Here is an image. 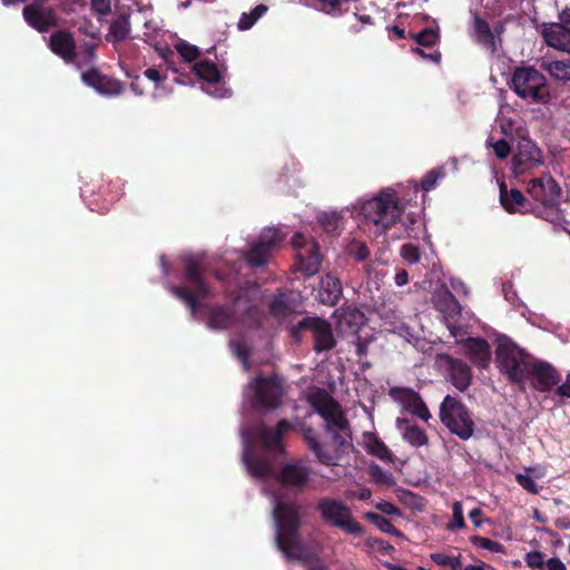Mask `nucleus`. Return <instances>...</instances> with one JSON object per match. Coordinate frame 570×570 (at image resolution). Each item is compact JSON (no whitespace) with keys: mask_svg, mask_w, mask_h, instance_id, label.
<instances>
[{"mask_svg":"<svg viewBox=\"0 0 570 570\" xmlns=\"http://www.w3.org/2000/svg\"><path fill=\"white\" fill-rule=\"evenodd\" d=\"M50 50L63 59L67 63H75L79 57L76 50V41L68 30H57L49 37Z\"/></svg>","mask_w":570,"mask_h":570,"instance_id":"obj_20","label":"nucleus"},{"mask_svg":"<svg viewBox=\"0 0 570 570\" xmlns=\"http://www.w3.org/2000/svg\"><path fill=\"white\" fill-rule=\"evenodd\" d=\"M130 31V17L129 14L121 13L110 23L107 40L122 42L129 38Z\"/></svg>","mask_w":570,"mask_h":570,"instance_id":"obj_32","label":"nucleus"},{"mask_svg":"<svg viewBox=\"0 0 570 570\" xmlns=\"http://www.w3.org/2000/svg\"><path fill=\"white\" fill-rule=\"evenodd\" d=\"M499 187L500 203L502 207L510 214L521 213L522 208L528 203L523 194L517 188H511L508 190V187L503 180L500 183Z\"/></svg>","mask_w":570,"mask_h":570,"instance_id":"obj_30","label":"nucleus"},{"mask_svg":"<svg viewBox=\"0 0 570 570\" xmlns=\"http://www.w3.org/2000/svg\"><path fill=\"white\" fill-rule=\"evenodd\" d=\"M91 10L100 17H106L111 12L110 0H91Z\"/></svg>","mask_w":570,"mask_h":570,"instance_id":"obj_56","label":"nucleus"},{"mask_svg":"<svg viewBox=\"0 0 570 570\" xmlns=\"http://www.w3.org/2000/svg\"><path fill=\"white\" fill-rule=\"evenodd\" d=\"M414 40L419 46L432 48L439 40V33L432 28H424L422 31L414 35Z\"/></svg>","mask_w":570,"mask_h":570,"instance_id":"obj_43","label":"nucleus"},{"mask_svg":"<svg viewBox=\"0 0 570 570\" xmlns=\"http://www.w3.org/2000/svg\"><path fill=\"white\" fill-rule=\"evenodd\" d=\"M492 148L495 156L500 159H505L511 153L510 144L503 138L492 144Z\"/></svg>","mask_w":570,"mask_h":570,"instance_id":"obj_57","label":"nucleus"},{"mask_svg":"<svg viewBox=\"0 0 570 570\" xmlns=\"http://www.w3.org/2000/svg\"><path fill=\"white\" fill-rule=\"evenodd\" d=\"M431 559L439 566L450 567L452 570H460L462 568V562L459 557H450L443 553H432Z\"/></svg>","mask_w":570,"mask_h":570,"instance_id":"obj_44","label":"nucleus"},{"mask_svg":"<svg viewBox=\"0 0 570 570\" xmlns=\"http://www.w3.org/2000/svg\"><path fill=\"white\" fill-rule=\"evenodd\" d=\"M515 480L518 482V484L524 489L525 491H528L529 493L531 494H538L539 493V487L538 484L535 483V481L529 476L528 474H522V473H518L515 475Z\"/></svg>","mask_w":570,"mask_h":570,"instance_id":"obj_52","label":"nucleus"},{"mask_svg":"<svg viewBox=\"0 0 570 570\" xmlns=\"http://www.w3.org/2000/svg\"><path fill=\"white\" fill-rule=\"evenodd\" d=\"M243 461L248 473L254 478L269 479L276 476L272 462L268 459L258 456L252 445H246Z\"/></svg>","mask_w":570,"mask_h":570,"instance_id":"obj_23","label":"nucleus"},{"mask_svg":"<svg viewBox=\"0 0 570 570\" xmlns=\"http://www.w3.org/2000/svg\"><path fill=\"white\" fill-rule=\"evenodd\" d=\"M528 193L541 205L559 204L561 187L551 175L547 174L531 179L528 185Z\"/></svg>","mask_w":570,"mask_h":570,"instance_id":"obj_17","label":"nucleus"},{"mask_svg":"<svg viewBox=\"0 0 570 570\" xmlns=\"http://www.w3.org/2000/svg\"><path fill=\"white\" fill-rule=\"evenodd\" d=\"M184 279L194 285V291L184 285H173L170 292L190 309L194 315L198 307V297L207 298L212 295L209 285L205 281L207 268L200 255L183 257Z\"/></svg>","mask_w":570,"mask_h":570,"instance_id":"obj_3","label":"nucleus"},{"mask_svg":"<svg viewBox=\"0 0 570 570\" xmlns=\"http://www.w3.org/2000/svg\"><path fill=\"white\" fill-rule=\"evenodd\" d=\"M348 254L357 262H364L370 257V249L365 243L353 240L348 245Z\"/></svg>","mask_w":570,"mask_h":570,"instance_id":"obj_46","label":"nucleus"},{"mask_svg":"<svg viewBox=\"0 0 570 570\" xmlns=\"http://www.w3.org/2000/svg\"><path fill=\"white\" fill-rule=\"evenodd\" d=\"M292 428V423L286 419L281 420L274 429L261 422L246 432V445L253 446L254 443H258L266 452L281 455L285 452L283 438Z\"/></svg>","mask_w":570,"mask_h":570,"instance_id":"obj_10","label":"nucleus"},{"mask_svg":"<svg viewBox=\"0 0 570 570\" xmlns=\"http://www.w3.org/2000/svg\"><path fill=\"white\" fill-rule=\"evenodd\" d=\"M495 363L509 382L523 385L531 368L532 357L511 340L503 338L495 350Z\"/></svg>","mask_w":570,"mask_h":570,"instance_id":"obj_5","label":"nucleus"},{"mask_svg":"<svg viewBox=\"0 0 570 570\" xmlns=\"http://www.w3.org/2000/svg\"><path fill=\"white\" fill-rule=\"evenodd\" d=\"M401 256L410 264H416L420 262L421 253L419 246L407 243L401 247Z\"/></svg>","mask_w":570,"mask_h":570,"instance_id":"obj_50","label":"nucleus"},{"mask_svg":"<svg viewBox=\"0 0 570 570\" xmlns=\"http://www.w3.org/2000/svg\"><path fill=\"white\" fill-rule=\"evenodd\" d=\"M175 48L183 60L188 63L196 61L200 56V50L198 47L185 41L177 43Z\"/></svg>","mask_w":570,"mask_h":570,"instance_id":"obj_41","label":"nucleus"},{"mask_svg":"<svg viewBox=\"0 0 570 570\" xmlns=\"http://www.w3.org/2000/svg\"><path fill=\"white\" fill-rule=\"evenodd\" d=\"M482 514V510L479 508L472 509L469 512V518L476 528L481 527V524L483 523V520L481 519Z\"/></svg>","mask_w":570,"mask_h":570,"instance_id":"obj_63","label":"nucleus"},{"mask_svg":"<svg viewBox=\"0 0 570 570\" xmlns=\"http://www.w3.org/2000/svg\"><path fill=\"white\" fill-rule=\"evenodd\" d=\"M472 38L475 43L491 55L498 52V45L493 38L491 26L485 19L479 14H474L472 19Z\"/></svg>","mask_w":570,"mask_h":570,"instance_id":"obj_24","label":"nucleus"},{"mask_svg":"<svg viewBox=\"0 0 570 570\" xmlns=\"http://www.w3.org/2000/svg\"><path fill=\"white\" fill-rule=\"evenodd\" d=\"M275 479L283 488L304 492L308 489L311 469L303 461L288 462L281 468Z\"/></svg>","mask_w":570,"mask_h":570,"instance_id":"obj_15","label":"nucleus"},{"mask_svg":"<svg viewBox=\"0 0 570 570\" xmlns=\"http://www.w3.org/2000/svg\"><path fill=\"white\" fill-rule=\"evenodd\" d=\"M558 22L542 23L541 36L548 47L570 53V8L558 13Z\"/></svg>","mask_w":570,"mask_h":570,"instance_id":"obj_12","label":"nucleus"},{"mask_svg":"<svg viewBox=\"0 0 570 570\" xmlns=\"http://www.w3.org/2000/svg\"><path fill=\"white\" fill-rule=\"evenodd\" d=\"M556 394L560 397H570V373L567 375L566 382L557 387Z\"/></svg>","mask_w":570,"mask_h":570,"instance_id":"obj_62","label":"nucleus"},{"mask_svg":"<svg viewBox=\"0 0 570 570\" xmlns=\"http://www.w3.org/2000/svg\"><path fill=\"white\" fill-rule=\"evenodd\" d=\"M464 348L470 361L478 367L485 368L491 361V348L487 340L482 337H469L464 342Z\"/></svg>","mask_w":570,"mask_h":570,"instance_id":"obj_26","label":"nucleus"},{"mask_svg":"<svg viewBox=\"0 0 570 570\" xmlns=\"http://www.w3.org/2000/svg\"><path fill=\"white\" fill-rule=\"evenodd\" d=\"M282 240L283 238L278 229L274 227L265 228L246 253V263L254 268L266 265L272 250L278 246Z\"/></svg>","mask_w":570,"mask_h":570,"instance_id":"obj_13","label":"nucleus"},{"mask_svg":"<svg viewBox=\"0 0 570 570\" xmlns=\"http://www.w3.org/2000/svg\"><path fill=\"white\" fill-rule=\"evenodd\" d=\"M470 541L475 547H479V548H482V549H487V550H489L491 552L505 553L504 546L502 543L498 542V541H493L491 539H488V538H484V537H480V535L471 537Z\"/></svg>","mask_w":570,"mask_h":570,"instance_id":"obj_42","label":"nucleus"},{"mask_svg":"<svg viewBox=\"0 0 570 570\" xmlns=\"http://www.w3.org/2000/svg\"><path fill=\"white\" fill-rule=\"evenodd\" d=\"M528 375L531 379V384L539 392H549L561 381L558 371L551 364L542 361L531 363Z\"/></svg>","mask_w":570,"mask_h":570,"instance_id":"obj_18","label":"nucleus"},{"mask_svg":"<svg viewBox=\"0 0 570 570\" xmlns=\"http://www.w3.org/2000/svg\"><path fill=\"white\" fill-rule=\"evenodd\" d=\"M317 220L327 234L334 235L340 233L342 217L336 212L321 213Z\"/></svg>","mask_w":570,"mask_h":570,"instance_id":"obj_36","label":"nucleus"},{"mask_svg":"<svg viewBox=\"0 0 570 570\" xmlns=\"http://www.w3.org/2000/svg\"><path fill=\"white\" fill-rule=\"evenodd\" d=\"M235 322V311L232 306L216 305L208 307L207 326L212 330H226Z\"/></svg>","mask_w":570,"mask_h":570,"instance_id":"obj_28","label":"nucleus"},{"mask_svg":"<svg viewBox=\"0 0 570 570\" xmlns=\"http://www.w3.org/2000/svg\"><path fill=\"white\" fill-rule=\"evenodd\" d=\"M547 567L549 570H567L564 563L559 558H550L547 561Z\"/></svg>","mask_w":570,"mask_h":570,"instance_id":"obj_64","label":"nucleus"},{"mask_svg":"<svg viewBox=\"0 0 570 570\" xmlns=\"http://www.w3.org/2000/svg\"><path fill=\"white\" fill-rule=\"evenodd\" d=\"M509 86L515 95L529 104L548 105L551 100L546 76L533 66L517 67Z\"/></svg>","mask_w":570,"mask_h":570,"instance_id":"obj_4","label":"nucleus"},{"mask_svg":"<svg viewBox=\"0 0 570 570\" xmlns=\"http://www.w3.org/2000/svg\"><path fill=\"white\" fill-rule=\"evenodd\" d=\"M442 358L445 362L448 377L453 386L460 392L466 391L472 382L471 367L464 361L450 355H443Z\"/></svg>","mask_w":570,"mask_h":570,"instance_id":"obj_21","label":"nucleus"},{"mask_svg":"<svg viewBox=\"0 0 570 570\" xmlns=\"http://www.w3.org/2000/svg\"><path fill=\"white\" fill-rule=\"evenodd\" d=\"M81 79L87 86L106 96H118L125 89L121 81L101 73L97 68H90L82 72Z\"/></svg>","mask_w":570,"mask_h":570,"instance_id":"obj_19","label":"nucleus"},{"mask_svg":"<svg viewBox=\"0 0 570 570\" xmlns=\"http://www.w3.org/2000/svg\"><path fill=\"white\" fill-rule=\"evenodd\" d=\"M525 562L530 568L544 570V554L540 551L528 552Z\"/></svg>","mask_w":570,"mask_h":570,"instance_id":"obj_53","label":"nucleus"},{"mask_svg":"<svg viewBox=\"0 0 570 570\" xmlns=\"http://www.w3.org/2000/svg\"><path fill=\"white\" fill-rule=\"evenodd\" d=\"M446 175L445 167L439 166L429 170L421 179V188L423 191H430L435 188L439 180Z\"/></svg>","mask_w":570,"mask_h":570,"instance_id":"obj_40","label":"nucleus"},{"mask_svg":"<svg viewBox=\"0 0 570 570\" xmlns=\"http://www.w3.org/2000/svg\"><path fill=\"white\" fill-rule=\"evenodd\" d=\"M547 71L557 80L563 82L570 81V59L549 62Z\"/></svg>","mask_w":570,"mask_h":570,"instance_id":"obj_35","label":"nucleus"},{"mask_svg":"<svg viewBox=\"0 0 570 570\" xmlns=\"http://www.w3.org/2000/svg\"><path fill=\"white\" fill-rule=\"evenodd\" d=\"M396 426L402 432L403 440L410 445L414 448L428 445L429 436L425 430L416 424H412L409 419L399 417L396 420Z\"/></svg>","mask_w":570,"mask_h":570,"instance_id":"obj_29","label":"nucleus"},{"mask_svg":"<svg viewBox=\"0 0 570 570\" xmlns=\"http://www.w3.org/2000/svg\"><path fill=\"white\" fill-rule=\"evenodd\" d=\"M364 440H365V450L368 454L376 456L383 462H392L393 461V453L392 451L386 446V444L375 434L372 432L364 433Z\"/></svg>","mask_w":570,"mask_h":570,"instance_id":"obj_31","label":"nucleus"},{"mask_svg":"<svg viewBox=\"0 0 570 570\" xmlns=\"http://www.w3.org/2000/svg\"><path fill=\"white\" fill-rule=\"evenodd\" d=\"M452 512H453V522L448 524V529L450 531H454L456 529L465 528V521H464V517H463V509H462L461 502L455 501L453 503Z\"/></svg>","mask_w":570,"mask_h":570,"instance_id":"obj_49","label":"nucleus"},{"mask_svg":"<svg viewBox=\"0 0 570 570\" xmlns=\"http://www.w3.org/2000/svg\"><path fill=\"white\" fill-rule=\"evenodd\" d=\"M320 10L328 14H340L342 12V0H317Z\"/></svg>","mask_w":570,"mask_h":570,"instance_id":"obj_54","label":"nucleus"},{"mask_svg":"<svg viewBox=\"0 0 570 570\" xmlns=\"http://www.w3.org/2000/svg\"><path fill=\"white\" fill-rule=\"evenodd\" d=\"M441 423L459 439L466 441L473 436L475 424L469 409L455 396L448 394L440 404Z\"/></svg>","mask_w":570,"mask_h":570,"instance_id":"obj_6","label":"nucleus"},{"mask_svg":"<svg viewBox=\"0 0 570 570\" xmlns=\"http://www.w3.org/2000/svg\"><path fill=\"white\" fill-rule=\"evenodd\" d=\"M364 219L381 230L392 227L401 217L403 208L394 194L380 193L366 200L361 208Z\"/></svg>","mask_w":570,"mask_h":570,"instance_id":"obj_7","label":"nucleus"},{"mask_svg":"<svg viewBox=\"0 0 570 570\" xmlns=\"http://www.w3.org/2000/svg\"><path fill=\"white\" fill-rule=\"evenodd\" d=\"M316 511L325 523L337 527L348 534H363V527L353 518L350 508L343 501L322 498L316 504Z\"/></svg>","mask_w":570,"mask_h":570,"instance_id":"obj_9","label":"nucleus"},{"mask_svg":"<svg viewBox=\"0 0 570 570\" xmlns=\"http://www.w3.org/2000/svg\"><path fill=\"white\" fill-rule=\"evenodd\" d=\"M308 332L313 336V348L317 354L332 351L336 346V338L333 333L332 324L318 316H306L297 324L289 327L291 337L299 343L302 334Z\"/></svg>","mask_w":570,"mask_h":570,"instance_id":"obj_8","label":"nucleus"},{"mask_svg":"<svg viewBox=\"0 0 570 570\" xmlns=\"http://www.w3.org/2000/svg\"><path fill=\"white\" fill-rule=\"evenodd\" d=\"M412 52L421 56L423 59L425 60H429V61H432L436 65H439L441 62V52L438 51V50H434L433 52H425L423 49H421L420 47H416V48H413L412 49Z\"/></svg>","mask_w":570,"mask_h":570,"instance_id":"obj_58","label":"nucleus"},{"mask_svg":"<svg viewBox=\"0 0 570 570\" xmlns=\"http://www.w3.org/2000/svg\"><path fill=\"white\" fill-rule=\"evenodd\" d=\"M343 294V287L340 278L328 273L321 278L318 289V301L323 305L335 306L341 299Z\"/></svg>","mask_w":570,"mask_h":570,"instance_id":"obj_25","label":"nucleus"},{"mask_svg":"<svg viewBox=\"0 0 570 570\" xmlns=\"http://www.w3.org/2000/svg\"><path fill=\"white\" fill-rule=\"evenodd\" d=\"M96 49H97V45L94 43V42H86L82 47H81V52L78 53L79 56L81 55L82 57L75 63H77V66L80 68L81 66H87V65H92L95 59H96Z\"/></svg>","mask_w":570,"mask_h":570,"instance_id":"obj_45","label":"nucleus"},{"mask_svg":"<svg viewBox=\"0 0 570 570\" xmlns=\"http://www.w3.org/2000/svg\"><path fill=\"white\" fill-rule=\"evenodd\" d=\"M230 350L237 356L239 361L247 366L249 358V350L246 346L245 342L242 340H232L229 343Z\"/></svg>","mask_w":570,"mask_h":570,"instance_id":"obj_48","label":"nucleus"},{"mask_svg":"<svg viewBox=\"0 0 570 570\" xmlns=\"http://www.w3.org/2000/svg\"><path fill=\"white\" fill-rule=\"evenodd\" d=\"M144 75L146 78L154 81L156 85H158L165 80V77H163L160 75V72L158 71V69H156V68H147L144 71Z\"/></svg>","mask_w":570,"mask_h":570,"instance_id":"obj_61","label":"nucleus"},{"mask_svg":"<svg viewBox=\"0 0 570 570\" xmlns=\"http://www.w3.org/2000/svg\"><path fill=\"white\" fill-rule=\"evenodd\" d=\"M269 313L277 318H285L289 315L291 308L282 298H275L269 304Z\"/></svg>","mask_w":570,"mask_h":570,"instance_id":"obj_47","label":"nucleus"},{"mask_svg":"<svg viewBox=\"0 0 570 570\" xmlns=\"http://www.w3.org/2000/svg\"><path fill=\"white\" fill-rule=\"evenodd\" d=\"M312 239H307L304 234L296 233L292 237V246L298 253V249H303V247H308Z\"/></svg>","mask_w":570,"mask_h":570,"instance_id":"obj_60","label":"nucleus"},{"mask_svg":"<svg viewBox=\"0 0 570 570\" xmlns=\"http://www.w3.org/2000/svg\"><path fill=\"white\" fill-rule=\"evenodd\" d=\"M249 387L254 392L252 399L254 409L272 411L281 406L285 391L279 377L259 375L250 381Z\"/></svg>","mask_w":570,"mask_h":570,"instance_id":"obj_11","label":"nucleus"},{"mask_svg":"<svg viewBox=\"0 0 570 570\" xmlns=\"http://www.w3.org/2000/svg\"><path fill=\"white\" fill-rule=\"evenodd\" d=\"M191 69L199 79L209 83H218L222 80V75L217 65L209 59H203L195 62Z\"/></svg>","mask_w":570,"mask_h":570,"instance_id":"obj_33","label":"nucleus"},{"mask_svg":"<svg viewBox=\"0 0 570 570\" xmlns=\"http://www.w3.org/2000/svg\"><path fill=\"white\" fill-rule=\"evenodd\" d=\"M322 264V255L320 253V245L315 240H311L308 247H303L296 253L295 266L305 275H315Z\"/></svg>","mask_w":570,"mask_h":570,"instance_id":"obj_22","label":"nucleus"},{"mask_svg":"<svg viewBox=\"0 0 570 570\" xmlns=\"http://www.w3.org/2000/svg\"><path fill=\"white\" fill-rule=\"evenodd\" d=\"M513 19V16L509 14L503 19H500L491 27L492 35L498 45V48L502 46V35L505 32L507 23Z\"/></svg>","mask_w":570,"mask_h":570,"instance_id":"obj_51","label":"nucleus"},{"mask_svg":"<svg viewBox=\"0 0 570 570\" xmlns=\"http://www.w3.org/2000/svg\"><path fill=\"white\" fill-rule=\"evenodd\" d=\"M27 24L40 33L58 27L59 18L56 10L46 4V0H32L22 9Z\"/></svg>","mask_w":570,"mask_h":570,"instance_id":"obj_14","label":"nucleus"},{"mask_svg":"<svg viewBox=\"0 0 570 570\" xmlns=\"http://www.w3.org/2000/svg\"><path fill=\"white\" fill-rule=\"evenodd\" d=\"M432 302L434 307L446 317L454 318L461 314L459 301L445 285L434 292Z\"/></svg>","mask_w":570,"mask_h":570,"instance_id":"obj_27","label":"nucleus"},{"mask_svg":"<svg viewBox=\"0 0 570 570\" xmlns=\"http://www.w3.org/2000/svg\"><path fill=\"white\" fill-rule=\"evenodd\" d=\"M389 396L400 403L405 411L428 422L431 413L421 395L411 387L392 386Z\"/></svg>","mask_w":570,"mask_h":570,"instance_id":"obj_16","label":"nucleus"},{"mask_svg":"<svg viewBox=\"0 0 570 570\" xmlns=\"http://www.w3.org/2000/svg\"><path fill=\"white\" fill-rule=\"evenodd\" d=\"M376 509L389 515H400V509L390 501H382L376 504Z\"/></svg>","mask_w":570,"mask_h":570,"instance_id":"obj_59","label":"nucleus"},{"mask_svg":"<svg viewBox=\"0 0 570 570\" xmlns=\"http://www.w3.org/2000/svg\"><path fill=\"white\" fill-rule=\"evenodd\" d=\"M534 154H537V150L533 149L532 151L525 154L519 153L513 156L512 170L514 175H521L532 167V164L535 160Z\"/></svg>","mask_w":570,"mask_h":570,"instance_id":"obj_37","label":"nucleus"},{"mask_svg":"<svg viewBox=\"0 0 570 570\" xmlns=\"http://www.w3.org/2000/svg\"><path fill=\"white\" fill-rule=\"evenodd\" d=\"M559 204H543L535 215L554 226H560L564 222V216L559 207Z\"/></svg>","mask_w":570,"mask_h":570,"instance_id":"obj_34","label":"nucleus"},{"mask_svg":"<svg viewBox=\"0 0 570 570\" xmlns=\"http://www.w3.org/2000/svg\"><path fill=\"white\" fill-rule=\"evenodd\" d=\"M268 10L266 4H257L249 13L244 12L238 21L239 30H248Z\"/></svg>","mask_w":570,"mask_h":570,"instance_id":"obj_39","label":"nucleus"},{"mask_svg":"<svg viewBox=\"0 0 570 570\" xmlns=\"http://www.w3.org/2000/svg\"><path fill=\"white\" fill-rule=\"evenodd\" d=\"M365 518L368 522L374 524L377 529H380L382 532L400 537L401 531L397 530L392 522L383 517L382 514L375 513V512H367L365 514Z\"/></svg>","mask_w":570,"mask_h":570,"instance_id":"obj_38","label":"nucleus"},{"mask_svg":"<svg viewBox=\"0 0 570 570\" xmlns=\"http://www.w3.org/2000/svg\"><path fill=\"white\" fill-rule=\"evenodd\" d=\"M370 473L372 478L383 484H391L393 482V476L391 473L384 471L380 465H373L370 469Z\"/></svg>","mask_w":570,"mask_h":570,"instance_id":"obj_55","label":"nucleus"},{"mask_svg":"<svg viewBox=\"0 0 570 570\" xmlns=\"http://www.w3.org/2000/svg\"><path fill=\"white\" fill-rule=\"evenodd\" d=\"M274 518L276 522L275 541L278 550L287 560L308 561L309 551L303 543L299 532V508L294 503L278 501L274 508Z\"/></svg>","mask_w":570,"mask_h":570,"instance_id":"obj_2","label":"nucleus"},{"mask_svg":"<svg viewBox=\"0 0 570 570\" xmlns=\"http://www.w3.org/2000/svg\"><path fill=\"white\" fill-rule=\"evenodd\" d=\"M306 401L324 420V430L331 435V443H321L314 428L303 425L302 436L308 450L320 463L334 465L345 450L352 446V430L341 404L324 389L308 391Z\"/></svg>","mask_w":570,"mask_h":570,"instance_id":"obj_1","label":"nucleus"}]
</instances>
